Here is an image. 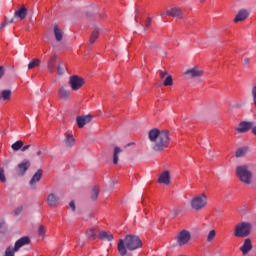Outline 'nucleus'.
<instances>
[{"label": "nucleus", "instance_id": "37998d69", "mask_svg": "<svg viewBox=\"0 0 256 256\" xmlns=\"http://www.w3.org/2000/svg\"><path fill=\"white\" fill-rule=\"evenodd\" d=\"M151 17H148L145 21V29H149V27H151Z\"/></svg>", "mask_w": 256, "mask_h": 256}, {"label": "nucleus", "instance_id": "aec40b11", "mask_svg": "<svg viewBox=\"0 0 256 256\" xmlns=\"http://www.w3.org/2000/svg\"><path fill=\"white\" fill-rule=\"evenodd\" d=\"M64 145L68 149L73 147L75 145V137H73L72 134L66 133L64 138Z\"/></svg>", "mask_w": 256, "mask_h": 256}, {"label": "nucleus", "instance_id": "39448f33", "mask_svg": "<svg viewBox=\"0 0 256 256\" xmlns=\"http://www.w3.org/2000/svg\"><path fill=\"white\" fill-rule=\"evenodd\" d=\"M207 205V195L202 193L194 196L190 201V207L193 211H202Z\"/></svg>", "mask_w": 256, "mask_h": 256}, {"label": "nucleus", "instance_id": "2eb2a0df", "mask_svg": "<svg viewBox=\"0 0 256 256\" xmlns=\"http://www.w3.org/2000/svg\"><path fill=\"white\" fill-rule=\"evenodd\" d=\"M251 249H253V244L251 243V239L247 238L244 240L243 245L240 247V251L243 253V255H247Z\"/></svg>", "mask_w": 256, "mask_h": 256}, {"label": "nucleus", "instance_id": "58836bf2", "mask_svg": "<svg viewBox=\"0 0 256 256\" xmlns=\"http://www.w3.org/2000/svg\"><path fill=\"white\" fill-rule=\"evenodd\" d=\"M58 63H59V65H58L57 73H58V75H64L65 67L63 65H61V61H58Z\"/></svg>", "mask_w": 256, "mask_h": 256}, {"label": "nucleus", "instance_id": "cd10ccee", "mask_svg": "<svg viewBox=\"0 0 256 256\" xmlns=\"http://www.w3.org/2000/svg\"><path fill=\"white\" fill-rule=\"evenodd\" d=\"M11 90H2L0 94V99H3V101H10L11 100Z\"/></svg>", "mask_w": 256, "mask_h": 256}, {"label": "nucleus", "instance_id": "a18cd8bd", "mask_svg": "<svg viewBox=\"0 0 256 256\" xmlns=\"http://www.w3.org/2000/svg\"><path fill=\"white\" fill-rule=\"evenodd\" d=\"M28 149H31V144H27L25 146H22L21 151H22V153H25V151H28Z\"/></svg>", "mask_w": 256, "mask_h": 256}, {"label": "nucleus", "instance_id": "9d476101", "mask_svg": "<svg viewBox=\"0 0 256 256\" xmlns=\"http://www.w3.org/2000/svg\"><path fill=\"white\" fill-rule=\"evenodd\" d=\"M28 13L29 10L27 9V7H25V5H22L18 7V9L14 12V17L15 19H20V21H23V19L27 17Z\"/></svg>", "mask_w": 256, "mask_h": 256}, {"label": "nucleus", "instance_id": "2f4dec72", "mask_svg": "<svg viewBox=\"0 0 256 256\" xmlns=\"http://www.w3.org/2000/svg\"><path fill=\"white\" fill-rule=\"evenodd\" d=\"M179 213H181V209L174 208L170 211V213L168 214V217L169 219H175V217H177Z\"/></svg>", "mask_w": 256, "mask_h": 256}, {"label": "nucleus", "instance_id": "c85d7f7f", "mask_svg": "<svg viewBox=\"0 0 256 256\" xmlns=\"http://www.w3.org/2000/svg\"><path fill=\"white\" fill-rule=\"evenodd\" d=\"M97 197H99V187L94 186L92 191H91L90 199L92 201H97Z\"/></svg>", "mask_w": 256, "mask_h": 256}, {"label": "nucleus", "instance_id": "79ce46f5", "mask_svg": "<svg viewBox=\"0 0 256 256\" xmlns=\"http://www.w3.org/2000/svg\"><path fill=\"white\" fill-rule=\"evenodd\" d=\"M21 213H23V206H18V207L14 210V215L18 216V215H21Z\"/></svg>", "mask_w": 256, "mask_h": 256}, {"label": "nucleus", "instance_id": "4468645a", "mask_svg": "<svg viewBox=\"0 0 256 256\" xmlns=\"http://www.w3.org/2000/svg\"><path fill=\"white\" fill-rule=\"evenodd\" d=\"M253 128L252 122H241L237 128V131L239 133H247V131H250Z\"/></svg>", "mask_w": 256, "mask_h": 256}, {"label": "nucleus", "instance_id": "423d86ee", "mask_svg": "<svg viewBox=\"0 0 256 256\" xmlns=\"http://www.w3.org/2000/svg\"><path fill=\"white\" fill-rule=\"evenodd\" d=\"M177 247H185L191 241V232L182 230L175 236Z\"/></svg>", "mask_w": 256, "mask_h": 256}, {"label": "nucleus", "instance_id": "7ed1b4c3", "mask_svg": "<svg viewBox=\"0 0 256 256\" xmlns=\"http://www.w3.org/2000/svg\"><path fill=\"white\" fill-rule=\"evenodd\" d=\"M236 176L245 185H251L253 181V172L249 170V166L241 165L236 167Z\"/></svg>", "mask_w": 256, "mask_h": 256}, {"label": "nucleus", "instance_id": "dca6fc26", "mask_svg": "<svg viewBox=\"0 0 256 256\" xmlns=\"http://www.w3.org/2000/svg\"><path fill=\"white\" fill-rule=\"evenodd\" d=\"M249 17V11L242 9L238 11L236 17L234 18V23H239V21H245Z\"/></svg>", "mask_w": 256, "mask_h": 256}, {"label": "nucleus", "instance_id": "f257e3e1", "mask_svg": "<svg viewBox=\"0 0 256 256\" xmlns=\"http://www.w3.org/2000/svg\"><path fill=\"white\" fill-rule=\"evenodd\" d=\"M148 139L153 143L154 151H163V149L169 147L171 138H169V131H160L157 128H153L148 132Z\"/></svg>", "mask_w": 256, "mask_h": 256}, {"label": "nucleus", "instance_id": "6ab92c4d", "mask_svg": "<svg viewBox=\"0 0 256 256\" xmlns=\"http://www.w3.org/2000/svg\"><path fill=\"white\" fill-rule=\"evenodd\" d=\"M58 95H59L60 99L67 101V99H69L71 97V92L67 88L62 86L58 90Z\"/></svg>", "mask_w": 256, "mask_h": 256}, {"label": "nucleus", "instance_id": "0eeeda50", "mask_svg": "<svg viewBox=\"0 0 256 256\" xmlns=\"http://www.w3.org/2000/svg\"><path fill=\"white\" fill-rule=\"evenodd\" d=\"M69 85L72 91H79V89L85 85V79L79 77L78 75L71 76L69 78Z\"/></svg>", "mask_w": 256, "mask_h": 256}, {"label": "nucleus", "instance_id": "a19ab883", "mask_svg": "<svg viewBox=\"0 0 256 256\" xmlns=\"http://www.w3.org/2000/svg\"><path fill=\"white\" fill-rule=\"evenodd\" d=\"M38 235L40 237H45V226H43V225L39 226V228H38Z\"/></svg>", "mask_w": 256, "mask_h": 256}, {"label": "nucleus", "instance_id": "72a5a7b5", "mask_svg": "<svg viewBox=\"0 0 256 256\" xmlns=\"http://www.w3.org/2000/svg\"><path fill=\"white\" fill-rule=\"evenodd\" d=\"M163 85L165 87H169V86L173 85V77L171 75H167L166 79L163 82Z\"/></svg>", "mask_w": 256, "mask_h": 256}, {"label": "nucleus", "instance_id": "4c0bfd02", "mask_svg": "<svg viewBox=\"0 0 256 256\" xmlns=\"http://www.w3.org/2000/svg\"><path fill=\"white\" fill-rule=\"evenodd\" d=\"M0 181L1 183H6L7 178L5 177V169L0 168Z\"/></svg>", "mask_w": 256, "mask_h": 256}, {"label": "nucleus", "instance_id": "6e6d98bb", "mask_svg": "<svg viewBox=\"0 0 256 256\" xmlns=\"http://www.w3.org/2000/svg\"><path fill=\"white\" fill-rule=\"evenodd\" d=\"M201 1H205V0H201Z\"/></svg>", "mask_w": 256, "mask_h": 256}, {"label": "nucleus", "instance_id": "20e7f679", "mask_svg": "<svg viewBox=\"0 0 256 256\" xmlns=\"http://www.w3.org/2000/svg\"><path fill=\"white\" fill-rule=\"evenodd\" d=\"M253 226L249 222H240L234 227V237H238L240 239H245V237H249L251 235V231Z\"/></svg>", "mask_w": 256, "mask_h": 256}, {"label": "nucleus", "instance_id": "5701e85b", "mask_svg": "<svg viewBox=\"0 0 256 256\" xmlns=\"http://www.w3.org/2000/svg\"><path fill=\"white\" fill-rule=\"evenodd\" d=\"M97 233H99V228H90L86 231V237L89 241H95L97 239Z\"/></svg>", "mask_w": 256, "mask_h": 256}, {"label": "nucleus", "instance_id": "09e8293b", "mask_svg": "<svg viewBox=\"0 0 256 256\" xmlns=\"http://www.w3.org/2000/svg\"><path fill=\"white\" fill-rule=\"evenodd\" d=\"M249 63H251V59L245 58V59H244V65H245L246 67H248Z\"/></svg>", "mask_w": 256, "mask_h": 256}, {"label": "nucleus", "instance_id": "4be33fe9", "mask_svg": "<svg viewBox=\"0 0 256 256\" xmlns=\"http://www.w3.org/2000/svg\"><path fill=\"white\" fill-rule=\"evenodd\" d=\"M57 203H59V197L54 193H50L47 197V204L49 207H56Z\"/></svg>", "mask_w": 256, "mask_h": 256}, {"label": "nucleus", "instance_id": "f704fd0d", "mask_svg": "<svg viewBox=\"0 0 256 256\" xmlns=\"http://www.w3.org/2000/svg\"><path fill=\"white\" fill-rule=\"evenodd\" d=\"M15 19H11V20H7V17H5V20L3 23L0 24V29H5V27H7V25H11L12 23H14Z\"/></svg>", "mask_w": 256, "mask_h": 256}, {"label": "nucleus", "instance_id": "e433bc0d", "mask_svg": "<svg viewBox=\"0 0 256 256\" xmlns=\"http://www.w3.org/2000/svg\"><path fill=\"white\" fill-rule=\"evenodd\" d=\"M247 153V148H239L236 151V157H245V154Z\"/></svg>", "mask_w": 256, "mask_h": 256}, {"label": "nucleus", "instance_id": "de8ad7c7", "mask_svg": "<svg viewBox=\"0 0 256 256\" xmlns=\"http://www.w3.org/2000/svg\"><path fill=\"white\" fill-rule=\"evenodd\" d=\"M69 207L72 209V211H75L76 207H75V201H71L69 203Z\"/></svg>", "mask_w": 256, "mask_h": 256}, {"label": "nucleus", "instance_id": "f03ea898", "mask_svg": "<svg viewBox=\"0 0 256 256\" xmlns=\"http://www.w3.org/2000/svg\"><path fill=\"white\" fill-rule=\"evenodd\" d=\"M143 247V241L137 235L129 234L118 241V253L121 256L127 255V251H137Z\"/></svg>", "mask_w": 256, "mask_h": 256}, {"label": "nucleus", "instance_id": "f8f14e48", "mask_svg": "<svg viewBox=\"0 0 256 256\" xmlns=\"http://www.w3.org/2000/svg\"><path fill=\"white\" fill-rule=\"evenodd\" d=\"M29 243H31V238H29V236H24L18 239L14 245L15 251H19L21 247H25V245H29Z\"/></svg>", "mask_w": 256, "mask_h": 256}, {"label": "nucleus", "instance_id": "c03bdc74", "mask_svg": "<svg viewBox=\"0 0 256 256\" xmlns=\"http://www.w3.org/2000/svg\"><path fill=\"white\" fill-rule=\"evenodd\" d=\"M159 76L162 79H165V77H167V71L159 70Z\"/></svg>", "mask_w": 256, "mask_h": 256}, {"label": "nucleus", "instance_id": "6e6552de", "mask_svg": "<svg viewBox=\"0 0 256 256\" xmlns=\"http://www.w3.org/2000/svg\"><path fill=\"white\" fill-rule=\"evenodd\" d=\"M29 167H31V161L28 159H24L20 164L16 167V173L19 177H23L25 173L29 170Z\"/></svg>", "mask_w": 256, "mask_h": 256}, {"label": "nucleus", "instance_id": "c756f323", "mask_svg": "<svg viewBox=\"0 0 256 256\" xmlns=\"http://www.w3.org/2000/svg\"><path fill=\"white\" fill-rule=\"evenodd\" d=\"M23 145V141L18 140L11 145V148L13 149V151H19L20 149H23Z\"/></svg>", "mask_w": 256, "mask_h": 256}, {"label": "nucleus", "instance_id": "9b49d317", "mask_svg": "<svg viewBox=\"0 0 256 256\" xmlns=\"http://www.w3.org/2000/svg\"><path fill=\"white\" fill-rule=\"evenodd\" d=\"M184 75H188L190 79H195V77H203V70L199 69V67L195 66L193 68L188 69Z\"/></svg>", "mask_w": 256, "mask_h": 256}, {"label": "nucleus", "instance_id": "49530a36", "mask_svg": "<svg viewBox=\"0 0 256 256\" xmlns=\"http://www.w3.org/2000/svg\"><path fill=\"white\" fill-rule=\"evenodd\" d=\"M3 75H5V68L0 66V79H3Z\"/></svg>", "mask_w": 256, "mask_h": 256}, {"label": "nucleus", "instance_id": "a211bd4d", "mask_svg": "<svg viewBox=\"0 0 256 256\" xmlns=\"http://www.w3.org/2000/svg\"><path fill=\"white\" fill-rule=\"evenodd\" d=\"M158 183H163L164 185H169L171 183V175L169 171H164L158 178Z\"/></svg>", "mask_w": 256, "mask_h": 256}, {"label": "nucleus", "instance_id": "473e14b6", "mask_svg": "<svg viewBox=\"0 0 256 256\" xmlns=\"http://www.w3.org/2000/svg\"><path fill=\"white\" fill-rule=\"evenodd\" d=\"M17 251L19 250H15V246H9L8 248H6L4 256H15V253H17Z\"/></svg>", "mask_w": 256, "mask_h": 256}, {"label": "nucleus", "instance_id": "864d4df0", "mask_svg": "<svg viewBox=\"0 0 256 256\" xmlns=\"http://www.w3.org/2000/svg\"><path fill=\"white\" fill-rule=\"evenodd\" d=\"M136 13H139V10L136 9Z\"/></svg>", "mask_w": 256, "mask_h": 256}, {"label": "nucleus", "instance_id": "5fc2aeb1", "mask_svg": "<svg viewBox=\"0 0 256 256\" xmlns=\"http://www.w3.org/2000/svg\"><path fill=\"white\" fill-rule=\"evenodd\" d=\"M163 15H165V13H162L161 16L163 17Z\"/></svg>", "mask_w": 256, "mask_h": 256}, {"label": "nucleus", "instance_id": "ea45409f", "mask_svg": "<svg viewBox=\"0 0 256 256\" xmlns=\"http://www.w3.org/2000/svg\"><path fill=\"white\" fill-rule=\"evenodd\" d=\"M251 95H252V101L254 103V106L256 107V86L252 87Z\"/></svg>", "mask_w": 256, "mask_h": 256}, {"label": "nucleus", "instance_id": "3c124183", "mask_svg": "<svg viewBox=\"0 0 256 256\" xmlns=\"http://www.w3.org/2000/svg\"><path fill=\"white\" fill-rule=\"evenodd\" d=\"M253 135H256V126L252 128Z\"/></svg>", "mask_w": 256, "mask_h": 256}, {"label": "nucleus", "instance_id": "c9c22d12", "mask_svg": "<svg viewBox=\"0 0 256 256\" xmlns=\"http://www.w3.org/2000/svg\"><path fill=\"white\" fill-rule=\"evenodd\" d=\"M216 235H217V232H215V230H211L207 235V242L211 243V241L215 239Z\"/></svg>", "mask_w": 256, "mask_h": 256}, {"label": "nucleus", "instance_id": "412c9836", "mask_svg": "<svg viewBox=\"0 0 256 256\" xmlns=\"http://www.w3.org/2000/svg\"><path fill=\"white\" fill-rule=\"evenodd\" d=\"M41 177H43V170L38 169L37 172L32 176V178L29 182L31 187H33V185H35V183H39L41 181Z\"/></svg>", "mask_w": 256, "mask_h": 256}, {"label": "nucleus", "instance_id": "ddd939ff", "mask_svg": "<svg viewBox=\"0 0 256 256\" xmlns=\"http://www.w3.org/2000/svg\"><path fill=\"white\" fill-rule=\"evenodd\" d=\"M166 15H169L170 17H177L178 19H183V11H181V8L179 7L167 10Z\"/></svg>", "mask_w": 256, "mask_h": 256}, {"label": "nucleus", "instance_id": "b1692460", "mask_svg": "<svg viewBox=\"0 0 256 256\" xmlns=\"http://www.w3.org/2000/svg\"><path fill=\"white\" fill-rule=\"evenodd\" d=\"M53 31L56 41H58V43L63 41V30L59 28V25L54 24Z\"/></svg>", "mask_w": 256, "mask_h": 256}, {"label": "nucleus", "instance_id": "7c9ffc66", "mask_svg": "<svg viewBox=\"0 0 256 256\" xmlns=\"http://www.w3.org/2000/svg\"><path fill=\"white\" fill-rule=\"evenodd\" d=\"M40 65L41 61L35 58L28 64V69H35V67H39Z\"/></svg>", "mask_w": 256, "mask_h": 256}, {"label": "nucleus", "instance_id": "bb28decb", "mask_svg": "<svg viewBox=\"0 0 256 256\" xmlns=\"http://www.w3.org/2000/svg\"><path fill=\"white\" fill-rule=\"evenodd\" d=\"M122 149L119 148V146H116L114 148V153H113V163L114 165H117V163H119V153H122Z\"/></svg>", "mask_w": 256, "mask_h": 256}, {"label": "nucleus", "instance_id": "a878e982", "mask_svg": "<svg viewBox=\"0 0 256 256\" xmlns=\"http://www.w3.org/2000/svg\"><path fill=\"white\" fill-rule=\"evenodd\" d=\"M98 39H99V28H95L89 39L90 45H93Z\"/></svg>", "mask_w": 256, "mask_h": 256}, {"label": "nucleus", "instance_id": "603ef678", "mask_svg": "<svg viewBox=\"0 0 256 256\" xmlns=\"http://www.w3.org/2000/svg\"><path fill=\"white\" fill-rule=\"evenodd\" d=\"M42 153H43V152H41V150H39V151L37 152V156H38V157H41Z\"/></svg>", "mask_w": 256, "mask_h": 256}, {"label": "nucleus", "instance_id": "393cba45", "mask_svg": "<svg viewBox=\"0 0 256 256\" xmlns=\"http://www.w3.org/2000/svg\"><path fill=\"white\" fill-rule=\"evenodd\" d=\"M98 237L102 241H113V234L110 232L101 231L99 232Z\"/></svg>", "mask_w": 256, "mask_h": 256}, {"label": "nucleus", "instance_id": "8fccbe9b", "mask_svg": "<svg viewBox=\"0 0 256 256\" xmlns=\"http://www.w3.org/2000/svg\"><path fill=\"white\" fill-rule=\"evenodd\" d=\"M2 227H5V223L2 221V222H0V233H1V228Z\"/></svg>", "mask_w": 256, "mask_h": 256}, {"label": "nucleus", "instance_id": "f3484780", "mask_svg": "<svg viewBox=\"0 0 256 256\" xmlns=\"http://www.w3.org/2000/svg\"><path fill=\"white\" fill-rule=\"evenodd\" d=\"M57 65V56L53 55L47 62V69L49 73H55V67Z\"/></svg>", "mask_w": 256, "mask_h": 256}, {"label": "nucleus", "instance_id": "1a4fd4ad", "mask_svg": "<svg viewBox=\"0 0 256 256\" xmlns=\"http://www.w3.org/2000/svg\"><path fill=\"white\" fill-rule=\"evenodd\" d=\"M93 121V116L91 115H84V116H77L76 122L79 127V129H83L84 126H86L88 123H91Z\"/></svg>", "mask_w": 256, "mask_h": 256}]
</instances>
